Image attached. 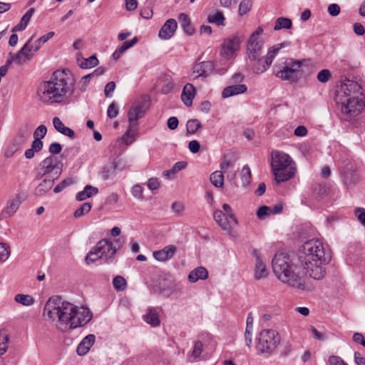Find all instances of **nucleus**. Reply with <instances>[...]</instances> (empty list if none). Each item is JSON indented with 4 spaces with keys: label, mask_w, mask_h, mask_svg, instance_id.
<instances>
[{
    "label": "nucleus",
    "mask_w": 365,
    "mask_h": 365,
    "mask_svg": "<svg viewBox=\"0 0 365 365\" xmlns=\"http://www.w3.org/2000/svg\"><path fill=\"white\" fill-rule=\"evenodd\" d=\"M331 259V253L326 250L319 240H310L303 244L298 252V268L302 274L320 280L324 278L325 269L322 267Z\"/></svg>",
    "instance_id": "f257e3e1"
},
{
    "label": "nucleus",
    "mask_w": 365,
    "mask_h": 365,
    "mask_svg": "<svg viewBox=\"0 0 365 365\" xmlns=\"http://www.w3.org/2000/svg\"><path fill=\"white\" fill-rule=\"evenodd\" d=\"M74 85L75 80L68 71L57 70L49 81L39 85L37 96L44 103H61L73 95Z\"/></svg>",
    "instance_id": "f03ea898"
},
{
    "label": "nucleus",
    "mask_w": 365,
    "mask_h": 365,
    "mask_svg": "<svg viewBox=\"0 0 365 365\" xmlns=\"http://www.w3.org/2000/svg\"><path fill=\"white\" fill-rule=\"evenodd\" d=\"M335 101L341 105V112L350 116L359 115L365 107L361 87L356 81L345 80L336 91Z\"/></svg>",
    "instance_id": "7ed1b4c3"
},
{
    "label": "nucleus",
    "mask_w": 365,
    "mask_h": 365,
    "mask_svg": "<svg viewBox=\"0 0 365 365\" xmlns=\"http://www.w3.org/2000/svg\"><path fill=\"white\" fill-rule=\"evenodd\" d=\"M76 305L63 301L59 296L49 298L43 309V315L53 321L56 320V327L63 332L73 329Z\"/></svg>",
    "instance_id": "20e7f679"
},
{
    "label": "nucleus",
    "mask_w": 365,
    "mask_h": 365,
    "mask_svg": "<svg viewBox=\"0 0 365 365\" xmlns=\"http://www.w3.org/2000/svg\"><path fill=\"white\" fill-rule=\"evenodd\" d=\"M273 272L283 283L303 289L304 284L299 273L295 272L294 264L290 257L282 252L276 253L272 261Z\"/></svg>",
    "instance_id": "39448f33"
},
{
    "label": "nucleus",
    "mask_w": 365,
    "mask_h": 365,
    "mask_svg": "<svg viewBox=\"0 0 365 365\" xmlns=\"http://www.w3.org/2000/svg\"><path fill=\"white\" fill-rule=\"evenodd\" d=\"M271 168L277 183L286 182L294 177L295 163L287 153L274 150L271 154Z\"/></svg>",
    "instance_id": "423d86ee"
},
{
    "label": "nucleus",
    "mask_w": 365,
    "mask_h": 365,
    "mask_svg": "<svg viewBox=\"0 0 365 365\" xmlns=\"http://www.w3.org/2000/svg\"><path fill=\"white\" fill-rule=\"evenodd\" d=\"M254 36L250 37L247 45V53L250 60L255 61L257 59V63L254 67L255 72L261 73L267 70L271 65L276 53L280 49L282 44L279 47L274 48L267 52L266 56L259 58L262 53L263 42L262 41H254Z\"/></svg>",
    "instance_id": "0eeeda50"
},
{
    "label": "nucleus",
    "mask_w": 365,
    "mask_h": 365,
    "mask_svg": "<svg viewBox=\"0 0 365 365\" xmlns=\"http://www.w3.org/2000/svg\"><path fill=\"white\" fill-rule=\"evenodd\" d=\"M243 41L244 36L240 33L232 34L225 38L220 46V57L227 61L235 58Z\"/></svg>",
    "instance_id": "6e6552de"
},
{
    "label": "nucleus",
    "mask_w": 365,
    "mask_h": 365,
    "mask_svg": "<svg viewBox=\"0 0 365 365\" xmlns=\"http://www.w3.org/2000/svg\"><path fill=\"white\" fill-rule=\"evenodd\" d=\"M116 252V249L108 240H100L87 254L86 262L88 264L95 262L99 259H108L113 257Z\"/></svg>",
    "instance_id": "1a4fd4ad"
},
{
    "label": "nucleus",
    "mask_w": 365,
    "mask_h": 365,
    "mask_svg": "<svg viewBox=\"0 0 365 365\" xmlns=\"http://www.w3.org/2000/svg\"><path fill=\"white\" fill-rule=\"evenodd\" d=\"M279 334L274 329L262 330L258 339L257 349L260 354H271L279 345Z\"/></svg>",
    "instance_id": "9d476101"
},
{
    "label": "nucleus",
    "mask_w": 365,
    "mask_h": 365,
    "mask_svg": "<svg viewBox=\"0 0 365 365\" xmlns=\"http://www.w3.org/2000/svg\"><path fill=\"white\" fill-rule=\"evenodd\" d=\"M31 129V127L27 124L19 128L16 135L14 138L12 143L5 150V158H11L17 151L21 150L24 147L29 138Z\"/></svg>",
    "instance_id": "9b49d317"
},
{
    "label": "nucleus",
    "mask_w": 365,
    "mask_h": 365,
    "mask_svg": "<svg viewBox=\"0 0 365 365\" xmlns=\"http://www.w3.org/2000/svg\"><path fill=\"white\" fill-rule=\"evenodd\" d=\"M38 167L48 178L58 180L62 173L63 163L58 157L49 155L38 164Z\"/></svg>",
    "instance_id": "f8f14e48"
},
{
    "label": "nucleus",
    "mask_w": 365,
    "mask_h": 365,
    "mask_svg": "<svg viewBox=\"0 0 365 365\" xmlns=\"http://www.w3.org/2000/svg\"><path fill=\"white\" fill-rule=\"evenodd\" d=\"M302 65L301 61H292L277 71L276 76L284 81L297 82L299 76V69Z\"/></svg>",
    "instance_id": "ddd939ff"
},
{
    "label": "nucleus",
    "mask_w": 365,
    "mask_h": 365,
    "mask_svg": "<svg viewBox=\"0 0 365 365\" xmlns=\"http://www.w3.org/2000/svg\"><path fill=\"white\" fill-rule=\"evenodd\" d=\"M148 110V105L143 101H138L133 104L128 112V123L138 126V120L143 118Z\"/></svg>",
    "instance_id": "4468645a"
},
{
    "label": "nucleus",
    "mask_w": 365,
    "mask_h": 365,
    "mask_svg": "<svg viewBox=\"0 0 365 365\" xmlns=\"http://www.w3.org/2000/svg\"><path fill=\"white\" fill-rule=\"evenodd\" d=\"M92 317V313L87 307L76 306L74 321L71 323L73 329L86 324L91 320Z\"/></svg>",
    "instance_id": "2eb2a0df"
},
{
    "label": "nucleus",
    "mask_w": 365,
    "mask_h": 365,
    "mask_svg": "<svg viewBox=\"0 0 365 365\" xmlns=\"http://www.w3.org/2000/svg\"><path fill=\"white\" fill-rule=\"evenodd\" d=\"M213 217L218 225L226 231L231 230V224H237V220L232 213L227 215L221 210H215L213 214Z\"/></svg>",
    "instance_id": "dca6fc26"
},
{
    "label": "nucleus",
    "mask_w": 365,
    "mask_h": 365,
    "mask_svg": "<svg viewBox=\"0 0 365 365\" xmlns=\"http://www.w3.org/2000/svg\"><path fill=\"white\" fill-rule=\"evenodd\" d=\"M253 255L256 258L254 273L255 279L259 280L261 279L266 278L268 274L266 265L262 262V259L257 250H253Z\"/></svg>",
    "instance_id": "f3484780"
},
{
    "label": "nucleus",
    "mask_w": 365,
    "mask_h": 365,
    "mask_svg": "<svg viewBox=\"0 0 365 365\" xmlns=\"http://www.w3.org/2000/svg\"><path fill=\"white\" fill-rule=\"evenodd\" d=\"M176 251V247L170 245L165 246L160 250L154 251L153 252V256L158 261L165 262L171 259L175 254Z\"/></svg>",
    "instance_id": "a211bd4d"
},
{
    "label": "nucleus",
    "mask_w": 365,
    "mask_h": 365,
    "mask_svg": "<svg viewBox=\"0 0 365 365\" xmlns=\"http://www.w3.org/2000/svg\"><path fill=\"white\" fill-rule=\"evenodd\" d=\"M29 44H24L21 50L8 60V64H11L13 61L19 65H22L33 58V53L27 51Z\"/></svg>",
    "instance_id": "6ab92c4d"
},
{
    "label": "nucleus",
    "mask_w": 365,
    "mask_h": 365,
    "mask_svg": "<svg viewBox=\"0 0 365 365\" xmlns=\"http://www.w3.org/2000/svg\"><path fill=\"white\" fill-rule=\"evenodd\" d=\"M213 70L214 63L209 61L200 62L193 67V72L198 74L196 78L200 76L207 78L212 72Z\"/></svg>",
    "instance_id": "aec40b11"
},
{
    "label": "nucleus",
    "mask_w": 365,
    "mask_h": 365,
    "mask_svg": "<svg viewBox=\"0 0 365 365\" xmlns=\"http://www.w3.org/2000/svg\"><path fill=\"white\" fill-rule=\"evenodd\" d=\"M56 180L48 177L43 178V180L34 189V195L37 197L44 195L53 187Z\"/></svg>",
    "instance_id": "412c9836"
},
{
    "label": "nucleus",
    "mask_w": 365,
    "mask_h": 365,
    "mask_svg": "<svg viewBox=\"0 0 365 365\" xmlns=\"http://www.w3.org/2000/svg\"><path fill=\"white\" fill-rule=\"evenodd\" d=\"M195 95V89L192 84L187 83L182 89L181 99L185 105L190 107L192 104V100Z\"/></svg>",
    "instance_id": "4be33fe9"
},
{
    "label": "nucleus",
    "mask_w": 365,
    "mask_h": 365,
    "mask_svg": "<svg viewBox=\"0 0 365 365\" xmlns=\"http://www.w3.org/2000/svg\"><path fill=\"white\" fill-rule=\"evenodd\" d=\"M247 87L245 84L232 85L224 88L222 96L225 98L235 95L244 93L247 91Z\"/></svg>",
    "instance_id": "5701e85b"
},
{
    "label": "nucleus",
    "mask_w": 365,
    "mask_h": 365,
    "mask_svg": "<svg viewBox=\"0 0 365 365\" xmlns=\"http://www.w3.org/2000/svg\"><path fill=\"white\" fill-rule=\"evenodd\" d=\"M95 341V336L89 334L83 338L81 342L78 344L76 352L79 356H84L88 353L90 348L92 346Z\"/></svg>",
    "instance_id": "b1692460"
},
{
    "label": "nucleus",
    "mask_w": 365,
    "mask_h": 365,
    "mask_svg": "<svg viewBox=\"0 0 365 365\" xmlns=\"http://www.w3.org/2000/svg\"><path fill=\"white\" fill-rule=\"evenodd\" d=\"M53 124L56 130L61 134L66 135L71 138H75L74 131L68 127L65 126L61 120L58 117L53 118Z\"/></svg>",
    "instance_id": "393cba45"
},
{
    "label": "nucleus",
    "mask_w": 365,
    "mask_h": 365,
    "mask_svg": "<svg viewBox=\"0 0 365 365\" xmlns=\"http://www.w3.org/2000/svg\"><path fill=\"white\" fill-rule=\"evenodd\" d=\"M207 277L208 272L203 267H198L194 269L188 274V280L192 283H195L199 279H206Z\"/></svg>",
    "instance_id": "a878e982"
},
{
    "label": "nucleus",
    "mask_w": 365,
    "mask_h": 365,
    "mask_svg": "<svg viewBox=\"0 0 365 365\" xmlns=\"http://www.w3.org/2000/svg\"><path fill=\"white\" fill-rule=\"evenodd\" d=\"M137 127L129 124L124 135L121 137L122 142L126 145L132 144L136 138Z\"/></svg>",
    "instance_id": "bb28decb"
},
{
    "label": "nucleus",
    "mask_w": 365,
    "mask_h": 365,
    "mask_svg": "<svg viewBox=\"0 0 365 365\" xmlns=\"http://www.w3.org/2000/svg\"><path fill=\"white\" fill-rule=\"evenodd\" d=\"M117 168L118 163L117 161L115 160L112 162L111 164L107 165L102 168L101 171V178L104 180L113 179L115 177Z\"/></svg>",
    "instance_id": "cd10ccee"
},
{
    "label": "nucleus",
    "mask_w": 365,
    "mask_h": 365,
    "mask_svg": "<svg viewBox=\"0 0 365 365\" xmlns=\"http://www.w3.org/2000/svg\"><path fill=\"white\" fill-rule=\"evenodd\" d=\"M178 24H163L159 31L158 36L161 39L170 38L177 29Z\"/></svg>",
    "instance_id": "c85d7f7f"
},
{
    "label": "nucleus",
    "mask_w": 365,
    "mask_h": 365,
    "mask_svg": "<svg viewBox=\"0 0 365 365\" xmlns=\"http://www.w3.org/2000/svg\"><path fill=\"white\" fill-rule=\"evenodd\" d=\"M98 192V189L97 187L88 185L84 187L83 191L77 193L76 199L78 201H83L88 197H91L92 195L97 194Z\"/></svg>",
    "instance_id": "c756f323"
},
{
    "label": "nucleus",
    "mask_w": 365,
    "mask_h": 365,
    "mask_svg": "<svg viewBox=\"0 0 365 365\" xmlns=\"http://www.w3.org/2000/svg\"><path fill=\"white\" fill-rule=\"evenodd\" d=\"M143 319L153 327L159 325L160 322L158 314L154 309H150L149 312L143 315Z\"/></svg>",
    "instance_id": "7c9ffc66"
},
{
    "label": "nucleus",
    "mask_w": 365,
    "mask_h": 365,
    "mask_svg": "<svg viewBox=\"0 0 365 365\" xmlns=\"http://www.w3.org/2000/svg\"><path fill=\"white\" fill-rule=\"evenodd\" d=\"M211 183L216 187H222L224 184V175L222 171H215L210 175Z\"/></svg>",
    "instance_id": "2f4dec72"
},
{
    "label": "nucleus",
    "mask_w": 365,
    "mask_h": 365,
    "mask_svg": "<svg viewBox=\"0 0 365 365\" xmlns=\"http://www.w3.org/2000/svg\"><path fill=\"white\" fill-rule=\"evenodd\" d=\"M98 64V60L96 55H93L88 58H82L79 66L81 68H93Z\"/></svg>",
    "instance_id": "473e14b6"
},
{
    "label": "nucleus",
    "mask_w": 365,
    "mask_h": 365,
    "mask_svg": "<svg viewBox=\"0 0 365 365\" xmlns=\"http://www.w3.org/2000/svg\"><path fill=\"white\" fill-rule=\"evenodd\" d=\"M15 301L24 306H30L34 303V299L31 296L23 294H16Z\"/></svg>",
    "instance_id": "72a5a7b5"
},
{
    "label": "nucleus",
    "mask_w": 365,
    "mask_h": 365,
    "mask_svg": "<svg viewBox=\"0 0 365 365\" xmlns=\"http://www.w3.org/2000/svg\"><path fill=\"white\" fill-rule=\"evenodd\" d=\"M187 166V163L185 161H178L175 163L173 168L170 170L164 172V175L167 178H170L171 175H175L178 172L185 169Z\"/></svg>",
    "instance_id": "f704fd0d"
},
{
    "label": "nucleus",
    "mask_w": 365,
    "mask_h": 365,
    "mask_svg": "<svg viewBox=\"0 0 365 365\" xmlns=\"http://www.w3.org/2000/svg\"><path fill=\"white\" fill-rule=\"evenodd\" d=\"M240 178L242 180V185L246 186L251 182V170L248 165H245L241 171Z\"/></svg>",
    "instance_id": "c9c22d12"
},
{
    "label": "nucleus",
    "mask_w": 365,
    "mask_h": 365,
    "mask_svg": "<svg viewBox=\"0 0 365 365\" xmlns=\"http://www.w3.org/2000/svg\"><path fill=\"white\" fill-rule=\"evenodd\" d=\"M187 131L190 134H195L197 130L201 127V123L199 120L196 118L190 119L186 124Z\"/></svg>",
    "instance_id": "e433bc0d"
},
{
    "label": "nucleus",
    "mask_w": 365,
    "mask_h": 365,
    "mask_svg": "<svg viewBox=\"0 0 365 365\" xmlns=\"http://www.w3.org/2000/svg\"><path fill=\"white\" fill-rule=\"evenodd\" d=\"M20 206V201L18 199H13L9 201L6 207L5 208V212L9 215H14L16 210L19 209Z\"/></svg>",
    "instance_id": "4c0bfd02"
},
{
    "label": "nucleus",
    "mask_w": 365,
    "mask_h": 365,
    "mask_svg": "<svg viewBox=\"0 0 365 365\" xmlns=\"http://www.w3.org/2000/svg\"><path fill=\"white\" fill-rule=\"evenodd\" d=\"M91 204L85 202L81 205L74 212L73 215L76 218L80 217L86 213H88L91 209Z\"/></svg>",
    "instance_id": "58836bf2"
},
{
    "label": "nucleus",
    "mask_w": 365,
    "mask_h": 365,
    "mask_svg": "<svg viewBox=\"0 0 365 365\" xmlns=\"http://www.w3.org/2000/svg\"><path fill=\"white\" fill-rule=\"evenodd\" d=\"M113 285L118 291H123L126 287V281L121 276H116L113 280Z\"/></svg>",
    "instance_id": "ea45409f"
},
{
    "label": "nucleus",
    "mask_w": 365,
    "mask_h": 365,
    "mask_svg": "<svg viewBox=\"0 0 365 365\" xmlns=\"http://www.w3.org/2000/svg\"><path fill=\"white\" fill-rule=\"evenodd\" d=\"M207 20L209 23H223L225 17L222 11L217 10L208 16Z\"/></svg>",
    "instance_id": "a19ab883"
},
{
    "label": "nucleus",
    "mask_w": 365,
    "mask_h": 365,
    "mask_svg": "<svg viewBox=\"0 0 365 365\" xmlns=\"http://www.w3.org/2000/svg\"><path fill=\"white\" fill-rule=\"evenodd\" d=\"M251 0H242L239 5V14L241 16L247 14L252 7Z\"/></svg>",
    "instance_id": "79ce46f5"
},
{
    "label": "nucleus",
    "mask_w": 365,
    "mask_h": 365,
    "mask_svg": "<svg viewBox=\"0 0 365 365\" xmlns=\"http://www.w3.org/2000/svg\"><path fill=\"white\" fill-rule=\"evenodd\" d=\"M10 247L6 243L0 242V262L6 261L10 255Z\"/></svg>",
    "instance_id": "37998d69"
},
{
    "label": "nucleus",
    "mask_w": 365,
    "mask_h": 365,
    "mask_svg": "<svg viewBox=\"0 0 365 365\" xmlns=\"http://www.w3.org/2000/svg\"><path fill=\"white\" fill-rule=\"evenodd\" d=\"M271 213V207L263 205L258 208L256 215L259 220H264Z\"/></svg>",
    "instance_id": "c03bdc74"
},
{
    "label": "nucleus",
    "mask_w": 365,
    "mask_h": 365,
    "mask_svg": "<svg viewBox=\"0 0 365 365\" xmlns=\"http://www.w3.org/2000/svg\"><path fill=\"white\" fill-rule=\"evenodd\" d=\"M203 350V344L202 343L197 340L194 342L193 349L191 354V356L194 357V359L198 358L202 354Z\"/></svg>",
    "instance_id": "a18cd8bd"
},
{
    "label": "nucleus",
    "mask_w": 365,
    "mask_h": 365,
    "mask_svg": "<svg viewBox=\"0 0 365 365\" xmlns=\"http://www.w3.org/2000/svg\"><path fill=\"white\" fill-rule=\"evenodd\" d=\"M331 72L328 69H323L317 74V80L320 83H327L331 78Z\"/></svg>",
    "instance_id": "49530a36"
},
{
    "label": "nucleus",
    "mask_w": 365,
    "mask_h": 365,
    "mask_svg": "<svg viewBox=\"0 0 365 365\" xmlns=\"http://www.w3.org/2000/svg\"><path fill=\"white\" fill-rule=\"evenodd\" d=\"M25 44H29V48H26L27 51L32 53V51H37L41 48L42 43L38 41V39L33 42V37H31Z\"/></svg>",
    "instance_id": "de8ad7c7"
},
{
    "label": "nucleus",
    "mask_w": 365,
    "mask_h": 365,
    "mask_svg": "<svg viewBox=\"0 0 365 365\" xmlns=\"http://www.w3.org/2000/svg\"><path fill=\"white\" fill-rule=\"evenodd\" d=\"M138 41V38L135 37L130 41H124L120 46L118 47V48L120 51L119 52H122L123 53L125 51H127L128 49L133 46L135 43H137Z\"/></svg>",
    "instance_id": "09e8293b"
},
{
    "label": "nucleus",
    "mask_w": 365,
    "mask_h": 365,
    "mask_svg": "<svg viewBox=\"0 0 365 365\" xmlns=\"http://www.w3.org/2000/svg\"><path fill=\"white\" fill-rule=\"evenodd\" d=\"M47 133V128L44 125H40L34 132V138H38L41 140L45 137Z\"/></svg>",
    "instance_id": "8fccbe9b"
},
{
    "label": "nucleus",
    "mask_w": 365,
    "mask_h": 365,
    "mask_svg": "<svg viewBox=\"0 0 365 365\" xmlns=\"http://www.w3.org/2000/svg\"><path fill=\"white\" fill-rule=\"evenodd\" d=\"M118 115V108L116 103L113 102L108 108L107 115L110 118H115Z\"/></svg>",
    "instance_id": "3c124183"
},
{
    "label": "nucleus",
    "mask_w": 365,
    "mask_h": 365,
    "mask_svg": "<svg viewBox=\"0 0 365 365\" xmlns=\"http://www.w3.org/2000/svg\"><path fill=\"white\" fill-rule=\"evenodd\" d=\"M354 215L361 224L365 227V209L362 207L356 208Z\"/></svg>",
    "instance_id": "603ef678"
},
{
    "label": "nucleus",
    "mask_w": 365,
    "mask_h": 365,
    "mask_svg": "<svg viewBox=\"0 0 365 365\" xmlns=\"http://www.w3.org/2000/svg\"><path fill=\"white\" fill-rule=\"evenodd\" d=\"M143 188L141 185L137 184L135 185L131 190L133 196L137 199L143 198Z\"/></svg>",
    "instance_id": "864d4df0"
},
{
    "label": "nucleus",
    "mask_w": 365,
    "mask_h": 365,
    "mask_svg": "<svg viewBox=\"0 0 365 365\" xmlns=\"http://www.w3.org/2000/svg\"><path fill=\"white\" fill-rule=\"evenodd\" d=\"M115 89V83L113 81L108 82L104 89L105 96L107 98H110L113 96V93Z\"/></svg>",
    "instance_id": "5fc2aeb1"
},
{
    "label": "nucleus",
    "mask_w": 365,
    "mask_h": 365,
    "mask_svg": "<svg viewBox=\"0 0 365 365\" xmlns=\"http://www.w3.org/2000/svg\"><path fill=\"white\" fill-rule=\"evenodd\" d=\"M329 365H348L341 357L332 355L329 357Z\"/></svg>",
    "instance_id": "6e6d98bb"
},
{
    "label": "nucleus",
    "mask_w": 365,
    "mask_h": 365,
    "mask_svg": "<svg viewBox=\"0 0 365 365\" xmlns=\"http://www.w3.org/2000/svg\"><path fill=\"white\" fill-rule=\"evenodd\" d=\"M62 146L58 143H52L48 148V151L51 155H58L61 152Z\"/></svg>",
    "instance_id": "4d7b16f0"
},
{
    "label": "nucleus",
    "mask_w": 365,
    "mask_h": 365,
    "mask_svg": "<svg viewBox=\"0 0 365 365\" xmlns=\"http://www.w3.org/2000/svg\"><path fill=\"white\" fill-rule=\"evenodd\" d=\"M93 77V74L89 73L82 77L80 83L81 86L80 88L81 91L84 92L86 89L87 86L90 83L91 78Z\"/></svg>",
    "instance_id": "13d9d810"
},
{
    "label": "nucleus",
    "mask_w": 365,
    "mask_h": 365,
    "mask_svg": "<svg viewBox=\"0 0 365 365\" xmlns=\"http://www.w3.org/2000/svg\"><path fill=\"white\" fill-rule=\"evenodd\" d=\"M43 145V144L41 140H39L38 138H34V140L31 143V148L37 153L42 150Z\"/></svg>",
    "instance_id": "bf43d9fd"
},
{
    "label": "nucleus",
    "mask_w": 365,
    "mask_h": 365,
    "mask_svg": "<svg viewBox=\"0 0 365 365\" xmlns=\"http://www.w3.org/2000/svg\"><path fill=\"white\" fill-rule=\"evenodd\" d=\"M328 12L332 16H336L340 13V6L336 4H331L328 6Z\"/></svg>",
    "instance_id": "052dcab7"
},
{
    "label": "nucleus",
    "mask_w": 365,
    "mask_h": 365,
    "mask_svg": "<svg viewBox=\"0 0 365 365\" xmlns=\"http://www.w3.org/2000/svg\"><path fill=\"white\" fill-rule=\"evenodd\" d=\"M188 148L192 153H197L200 148V143L195 140H191L189 142Z\"/></svg>",
    "instance_id": "680f3d73"
},
{
    "label": "nucleus",
    "mask_w": 365,
    "mask_h": 365,
    "mask_svg": "<svg viewBox=\"0 0 365 365\" xmlns=\"http://www.w3.org/2000/svg\"><path fill=\"white\" fill-rule=\"evenodd\" d=\"M35 12L34 8L29 9L26 13L22 16L20 23H29L31 16Z\"/></svg>",
    "instance_id": "e2e57ef3"
},
{
    "label": "nucleus",
    "mask_w": 365,
    "mask_h": 365,
    "mask_svg": "<svg viewBox=\"0 0 365 365\" xmlns=\"http://www.w3.org/2000/svg\"><path fill=\"white\" fill-rule=\"evenodd\" d=\"M167 124L170 130H175L178 126L179 121L176 117L173 116L168 118Z\"/></svg>",
    "instance_id": "0e129e2a"
},
{
    "label": "nucleus",
    "mask_w": 365,
    "mask_h": 365,
    "mask_svg": "<svg viewBox=\"0 0 365 365\" xmlns=\"http://www.w3.org/2000/svg\"><path fill=\"white\" fill-rule=\"evenodd\" d=\"M294 133L297 136L304 137L307 134V129L304 125H299L295 128Z\"/></svg>",
    "instance_id": "69168bd1"
},
{
    "label": "nucleus",
    "mask_w": 365,
    "mask_h": 365,
    "mask_svg": "<svg viewBox=\"0 0 365 365\" xmlns=\"http://www.w3.org/2000/svg\"><path fill=\"white\" fill-rule=\"evenodd\" d=\"M140 16L144 19H150L153 16V10L150 7H145L140 11Z\"/></svg>",
    "instance_id": "338daca9"
},
{
    "label": "nucleus",
    "mask_w": 365,
    "mask_h": 365,
    "mask_svg": "<svg viewBox=\"0 0 365 365\" xmlns=\"http://www.w3.org/2000/svg\"><path fill=\"white\" fill-rule=\"evenodd\" d=\"M311 331L314 335V336L320 341L325 340L327 336L324 334L319 332L314 327H311Z\"/></svg>",
    "instance_id": "774afa93"
}]
</instances>
